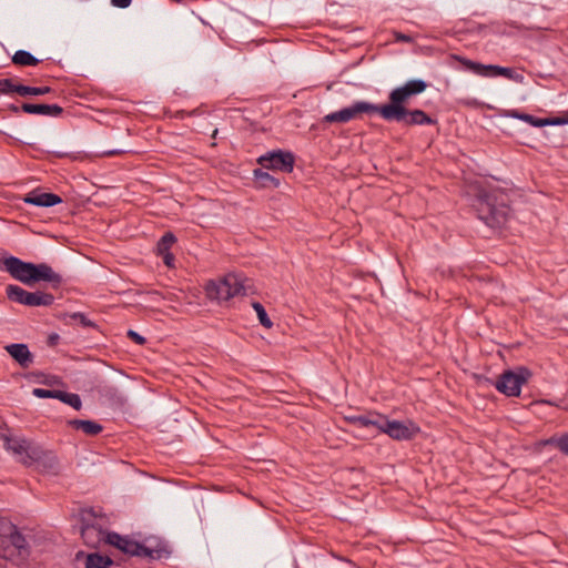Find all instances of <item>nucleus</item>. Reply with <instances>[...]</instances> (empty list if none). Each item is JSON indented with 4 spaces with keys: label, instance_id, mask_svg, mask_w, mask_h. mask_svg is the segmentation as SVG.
Listing matches in <instances>:
<instances>
[{
    "label": "nucleus",
    "instance_id": "f257e3e1",
    "mask_svg": "<svg viewBox=\"0 0 568 568\" xmlns=\"http://www.w3.org/2000/svg\"><path fill=\"white\" fill-rule=\"evenodd\" d=\"M0 270L7 271L14 280L28 286L45 282L52 288H59L63 283L62 275L55 272L49 264L24 262L12 255L0 256Z\"/></svg>",
    "mask_w": 568,
    "mask_h": 568
},
{
    "label": "nucleus",
    "instance_id": "f03ea898",
    "mask_svg": "<svg viewBox=\"0 0 568 568\" xmlns=\"http://www.w3.org/2000/svg\"><path fill=\"white\" fill-rule=\"evenodd\" d=\"M30 556V547L19 528L0 516V558L20 564Z\"/></svg>",
    "mask_w": 568,
    "mask_h": 568
},
{
    "label": "nucleus",
    "instance_id": "7ed1b4c3",
    "mask_svg": "<svg viewBox=\"0 0 568 568\" xmlns=\"http://www.w3.org/2000/svg\"><path fill=\"white\" fill-rule=\"evenodd\" d=\"M4 447L16 456L19 463L26 466L42 464L51 467L55 464V457L51 453L23 438L4 437Z\"/></svg>",
    "mask_w": 568,
    "mask_h": 568
},
{
    "label": "nucleus",
    "instance_id": "20e7f679",
    "mask_svg": "<svg viewBox=\"0 0 568 568\" xmlns=\"http://www.w3.org/2000/svg\"><path fill=\"white\" fill-rule=\"evenodd\" d=\"M106 544L132 557L156 560L170 556V551L165 546H146L129 536H122L115 531L108 532Z\"/></svg>",
    "mask_w": 568,
    "mask_h": 568
},
{
    "label": "nucleus",
    "instance_id": "39448f33",
    "mask_svg": "<svg viewBox=\"0 0 568 568\" xmlns=\"http://www.w3.org/2000/svg\"><path fill=\"white\" fill-rule=\"evenodd\" d=\"M245 278L240 274L230 273L223 278L211 280L205 285V294L209 300L217 302H226L234 296L245 295Z\"/></svg>",
    "mask_w": 568,
    "mask_h": 568
},
{
    "label": "nucleus",
    "instance_id": "423d86ee",
    "mask_svg": "<svg viewBox=\"0 0 568 568\" xmlns=\"http://www.w3.org/2000/svg\"><path fill=\"white\" fill-rule=\"evenodd\" d=\"M531 376L532 373L529 368L518 366L515 369L503 372L497 381L491 382V384L499 393L508 397H517L520 395L523 385L526 384Z\"/></svg>",
    "mask_w": 568,
    "mask_h": 568
},
{
    "label": "nucleus",
    "instance_id": "0eeeda50",
    "mask_svg": "<svg viewBox=\"0 0 568 568\" xmlns=\"http://www.w3.org/2000/svg\"><path fill=\"white\" fill-rule=\"evenodd\" d=\"M412 97L405 85L395 88L388 95L389 102L381 105L379 115L388 122L400 121L406 113L405 104Z\"/></svg>",
    "mask_w": 568,
    "mask_h": 568
},
{
    "label": "nucleus",
    "instance_id": "6e6552de",
    "mask_svg": "<svg viewBox=\"0 0 568 568\" xmlns=\"http://www.w3.org/2000/svg\"><path fill=\"white\" fill-rule=\"evenodd\" d=\"M95 519L97 514L92 508L81 511V537L84 544L91 548H98L102 542L106 544L109 532L103 530Z\"/></svg>",
    "mask_w": 568,
    "mask_h": 568
},
{
    "label": "nucleus",
    "instance_id": "1a4fd4ad",
    "mask_svg": "<svg viewBox=\"0 0 568 568\" xmlns=\"http://www.w3.org/2000/svg\"><path fill=\"white\" fill-rule=\"evenodd\" d=\"M7 297L14 302L26 306H50L54 302V296L50 293L41 291L28 292L24 288L10 284L6 288Z\"/></svg>",
    "mask_w": 568,
    "mask_h": 568
},
{
    "label": "nucleus",
    "instance_id": "9d476101",
    "mask_svg": "<svg viewBox=\"0 0 568 568\" xmlns=\"http://www.w3.org/2000/svg\"><path fill=\"white\" fill-rule=\"evenodd\" d=\"M509 214V207L500 204H495L490 197L481 200L478 207V217L491 229L503 227Z\"/></svg>",
    "mask_w": 568,
    "mask_h": 568
},
{
    "label": "nucleus",
    "instance_id": "9b49d317",
    "mask_svg": "<svg viewBox=\"0 0 568 568\" xmlns=\"http://www.w3.org/2000/svg\"><path fill=\"white\" fill-rule=\"evenodd\" d=\"M258 164L265 170L291 173L294 170L295 155L286 150H273L257 159Z\"/></svg>",
    "mask_w": 568,
    "mask_h": 568
},
{
    "label": "nucleus",
    "instance_id": "f8f14e48",
    "mask_svg": "<svg viewBox=\"0 0 568 568\" xmlns=\"http://www.w3.org/2000/svg\"><path fill=\"white\" fill-rule=\"evenodd\" d=\"M377 429L396 440H409L419 432V428L413 423L407 425L399 420H389L383 415L379 416Z\"/></svg>",
    "mask_w": 568,
    "mask_h": 568
},
{
    "label": "nucleus",
    "instance_id": "ddd939ff",
    "mask_svg": "<svg viewBox=\"0 0 568 568\" xmlns=\"http://www.w3.org/2000/svg\"><path fill=\"white\" fill-rule=\"evenodd\" d=\"M23 202L36 206L50 207L62 203V199L54 193L33 190L23 197Z\"/></svg>",
    "mask_w": 568,
    "mask_h": 568
},
{
    "label": "nucleus",
    "instance_id": "4468645a",
    "mask_svg": "<svg viewBox=\"0 0 568 568\" xmlns=\"http://www.w3.org/2000/svg\"><path fill=\"white\" fill-rule=\"evenodd\" d=\"M8 354L23 368L33 363V355L27 344L13 343L6 346Z\"/></svg>",
    "mask_w": 568,
    "mask_h": 568
},
{
    "label": "nucleus",
    "instance_id": "2eb2a0df",
    "mask_svg": "<svg viewBox=\"0 0 568 568\" xmlns=\"http://www.w3.org/2000/svg\"><path fill=\"white\" fill-rule=\"evenodd\" d=\"M381 105L371 103L368 101H355L352 105L344 108L347 122L357 119L363 113H378Z\"/></svg>",
    "mask_w": 568,
    "mask_h": 568
},
{
    "label": "nucleus",
    "instance_id": "dca6fc26",
    "mask_svg": "<svg viewBox=\"0 0 568 568\" xmlns=\"http://www.w3.org/2000/svg\"><path fill=\"white\" fill-rule=\"evenodd\" d=\"M21 110L28 114H39L57 118L62 114L63 109L58 104H34L24 102Z\"/></svg>",
    "mask_w": 568,
    "mask_h": 568
},
{
    "label": "nucleus",
    "instance_id": "f3484780",
    "mask_svg": "<svg viewBox=\"0 0 568 568\" xmlns=\"http://www.w3.org/2000/svg\"><path fill=\"white\" fill-rule=\"evenodd\" d=\"M406 125H435L437 120L429 116L426 112L419 109L409 110L406 108V113L400 121Z\"/></svg>",
    "mask_w": 568,
    "mask_h": 568
},
{
    "label": "nucleus",
    "instance_id": "a211bd4d",
    "mask_svg": "<svg viewBox=\"0 0 568 568\" xmlns=\"http://www.w3.org/2000/svg\"><path fill=\"white\" fill-rule=\"evenodd\" d=\"M68 425L77 430H82L85 435L97 436L103 430V426L94 420L70 419Z\"/></svg>",
    "mask_w": 568,
    "mask_h": 568
},
{
    "label": "nucleus",
    "instance_id": "6ab92c4d",
    "mask_svg": "<svg viewBox=\"0 0 568 568\" xmlns=\"http://www.w3.org/2000/svg\"><path fill=\"white\" fill-rule=\"evenodd\" d=\"M253 176L257 187L261 189H277L281 185L280 179L264 171L263 168L255 169L253 171Z\"/></svg>",
    "mask_w": 568,
    "mask_h": 568
},
{
    "label": "nucleus",
    "instance_id": "aec40b11",
    "mask_svg": "<svg viewBox=\"0 0 568 568\" xmlns=\"http://www.w3.org/2000/svg\"><path fill=\"white\" fill-rule=\"evenodd\" d=\"M454 58L459 61L467 71L479 77L489 78L490 64L475 62L460 55H454Z\"/></svg>",
    "mask_w": 568,
    "mask_h": 568
},
{
    "label": "nucleus",
    "instance_id": "412c9836",
    "mask_svg": "<svg viewBox=\"0 0 568 568\" xmlns=\"http://www.w3.org/2000/svg\"><path fill=\"white\" fill-rule=\"evenodd\" d=\"M379 414H376L375 417L373 415H354L348 416L346 419L349 424L361 427V428H368V427H375L378 428L379 426Z\"/></svg>",
    "mask_w": 568,
    "mask_h": 568
},
{
    "label": "nucleus",
    "instance_id": "4be33fe9",
    "mask_svg": "<svg viewBox=\"0 0 568 568\" xmlns=\"http://www.w3.org/2000/svg\"><path fill=\"white\" fill-rule=\"evenodd\" d=\"M114 561L109 556L99 552L89 554L85 558V568H111Z\"/></svg>",
    "mask_w": 568,
    "mask_h": 568
},
{
    "label": "nucleus",
    "instance_id": "5701e85b",
    "mask_svg": "<svg viewBox=\"0 0 568 568\" xmlns=\"http://www.w3.org/2000/svg\"><path fill=\"white\" fill-rule=\"evenodd\" d=\"M12 62L21 67H34L39 64L40 60L32 55L29 51L18 50L12 55Z\"/></svg>",
    "mask_w": 568,
    "mask_h": 568
},
{
    "label": "nucleus",
    "instance_id": "b1692460",
    "mask_svg": "<svg viewBox=\"0 0 568 568\" xmlns=\"http://www.w3.org/2000/svg\"><path fill=\"white\" fill-rule=\"evenodd\" d=\"M499 75L505 77L510 80H514V81H517V82H521L524 79L523 75L516 73L514 71V69H511V68L490 64L489 78L499 77Z\"/></svg>",
    "mask_w": 568,
    "mask_h": 568
},
{
    "label": "nucleus",
    "instance_id": "393cba45",
    "mask_svg": "<svg viewBox=\"0 0 568 568\" xmlns=\"http://www.w3.org/2000/svg\"><path fill=\"white\" fill-rule=\"evenodd\" d=\"M175 242L176 237L172 232L164 233L156 243V253L162 254L171 252V247Z\"/></svg>",
    "mask_w": 568,
    "mask_h": 568
},
{
    "label": "nucleus",
    "instance_id": "a878e982",
    "mask_svg": "<svg viewBox=\"0 0 568 568\" xmlns=\"http://www.w3.org/2000/svg\"><path fill=\"white\" fill-rule=\"evenodd\" d=\"M52 91L50 87H30L24 84H19L18 94L20 97L28 95H44Z\"/></svg>",
    "mask_w": 568,
    "mask_h": 568
},
{
    "label": "nucleus",
    "instance_id": "bb28decb",
    "mask_svg": "<svg viewBox=\"0 0 568 568\" xmlns=\"http://www.w3.org/2000/svg\"><path fill=\"white\" fill-rule=\"evenodd\" d=\"M58 399L71 407H73L77 410H80L82 407V400H81L80 396L74 393H68V392L60 390Z\"/></svg>",
    "mask_w": 568,
    "mask_h": 568
},
{
    "label": "nucleus",
    "instance_id": "cd10ccee",
    "mask_svg": "<svg viewBox=\"0 0 568 568\" xmlns=\"http://www.w3.org/2000/svg\"><path fill=\"white\" fill-rule=\"evenodd\" d=\"M521 121L535 126V128H544L554 124V118H537L531 114L526 113L525 118H521Z\"/></svg>",
    "mask_w": 568,
    "mask_h": 568
},
{
    "label": "nucleus",
    "instance_id": "c85d7f7f",
    "mask_svg": "<svg viewBox=\"0 0 568 568\" xmlns=\"http://www.w3.org/2000/svg\"><path fill=\"white\" fill-rule=\"evenodd\" d=\"M546 444L555 446L562 454L568 455V433L561 436H552L546 440Z\"/></svg>",
    "mask_w": 568,
    "mask_h": 568
},
{
    "label": "nucleus",
    "instance_id": "c756f323",
    "mask_svg": "<svg viewBox=\"0 0 568 568\" xmlns=\"http://www.w3.org/2000/svg\"><path fill=\"white\" fill-rule=\"evenodd\" d=\"M252 306L254 311L256 312V315L258 317L260 323L266 327L270 328L273 326L272 321L270 320L264 306L260 302H253Z\"/></svg>",
    "mask_w": 568,
    "mask_h": 568
},
{
    "label": "nucleus",
    "instance_id": "7c9ffc66",
    "mask_svg": "<svg viewBox=\"0 0 568 568\" xmlns=\"http://www.w3.org/2000/svg\"><path fill=\"white\" fill-rule=\"evenodd\" d=\"M408 92L413 93V95H417L423 93L427 88V82L422 79H414L407 81L405 84Z\"/></svg>",
    "mask_w": 568,
    "mask_h": 568
},
{
    "label": "nucleus",
    "instance_id": "2f4dec72",
    "mask_svg": "<svg viewBox=\"0 0 568 568\" xmlns=\"http://www.w3.org/2000/svg\"><path fill=\"white\" fill-rule=\"evenodd\" d=\"M324 123H347L344 108L326 114L323 120Z\"/></svg>",
    "mask_w": 568,
    "mask_h": 568
},
{
    "label": "nucleus",
    "instance_id": "473e14b6",
    "mask_svg": "<svg viewBox=\"0 0 568 568\" xmlns=\"http://www.w3.org/2000/svg\"><path fill=\"white\" fill-rule=\"evenodd\" d=\"M19 84H16L12 79H0V93L2 94H18Z\"/></svg>",
    "mask_w": 568,
    "mask_h": 568
},
{
    "label": "nucleus",
    "instance_id": "72a5a7b5",
    "mask_svg": "<svg viewBox=\"0 0 568 568\" xmlns=\"http://www.w3.org/2000/svg\"><path fill=\"white\" fill-rule=\"evenodd\" d=\"M59 389L34 388L32 394L38 398H59Z\"/></svg>",
    "mask_w": 568,
    "mask_h": 568
},
{
    "label": "nucleus",
    "instance_id": "f704fd0d",
    "mask_svg": "<svg viewBox=\"0 0 568 568\" xmlns=\"http://www.w3.org/2000/svg\"><path fill=\"white\" fill-rule=\"evenodd\" d=\"M71 317L77 321L83 327H94L95 324L89 320L83 313H73Z\"/></svg>",
    "mask_w": 568,
    "mask_h": 568
},
{
    "label": "nucleus",
    "instance_id": "c9c22d12",
    "mask_svg": "<svg viewBox=\"0 0 568 568\" xmlns=\"http://www.w3.org/2000/svg\"><path fill=\"white\" fill-rule=\"evenodd\" d=\"M128 337L131 341H133L134 343H136L138 345H144L146 342L145 337H143L142 335H140L139 333H136L133 329L128 331Z\"/></svg>",
    "mask_w": 568,
    "mask_h": 568
},
{
    "label": "nucleus",
    "instance_id": "e433bc0d",
    "mask_svg": "<svg viewBox=\"0 0 568 568\" xmlns=\"http://www.w3.org/2000/svg\"><path fill=\"white\" fill-rule=\"evenodd\" d=\"M525 114L524 112H520L516 109H511V110H507L505 111V116L507 118H511V119H517V120H520L521 121V118H525Z\"/></svg>",
    "mask_w": 568,
    "mask_h": 568
},
{
    "label": "nucleus",
    "instance_id": "4c0bfd02",
    "mask_svg": "<svg viewBox=\"0 0 568 568\" xmlns=\"http://www.w3.org/2000/svg\"><path fill=\"white\" fill-rule=\"evenodd\" d=\"M131 3L132 0H111V4L120 9L129 8Z\"/></svg>",
    "mask_w": 568,
    "mask_h": 568
},
{
    "label": "nucleus",
    "instance_id": "58836bf2",
    "mask_svg": "<svg viewBox=\"0 0 568 568\" xmlns=\"http://www.w3.org/2000/svg\"><path fill=\"white\" fill-rule=\"evenodd\" d=\"M555 125L568 124V110L561 116H552Z\"/></svg>",
    "mask_w": 568,
    "mask_h": 568
},
{
    "label": "nucleus",
    "instance_id": "ea45409f",
    "mask_svg": "<svg viewBox=\"0 0 568 568\" xmlns=\"http://www.w3.org/2000/svg\"><path fill=\"white\" fill-rule=\"evenodd\" d=\"M163 257V262L166 266L171 267L173 265L174 255L171 252L159 254Z\"/></svg>",
    "mask_w": 568,
    "mask_h": 568
},
{
    "label": "nucleus",
    "instance_id": "a19ab883",
    "mask_svg": "<svg viewBox=\"0 0 568 568\" xmlns=\"http://www.w3.org/2000/svg\"><path fill=\"white\" fill-rule=\"evenodd\" d=\"M124 153L123 150H118V149H114V150H105L102 152V155L104 156H114V155H119V154H122Z\"/></svg>",
    "mask_w": 568,
    "mask_h": 568
},
{
    "label": "nucleus",
    "instance_id": "79ce46f5",
    "mask_svg": "<svg viewBox=\"0 0 568 568\" xmlns=\"http://www.w3.org/2000/svg\"><path fill=\"white\" fill-rule=\"evenodd\" d=\"M60 339V336L58 334H51L48 338V344L50 346H55Z\"/></svg>",
    "mask_w": 568,
    "mask_h": 568
},
{
    "label": "nucleus",
    "instance_id": "37998d69",
    "mask_svg": "<svg viewBox=\"0 0 568 568\" xmlns=\"http://www.w3.org/2000/svg\"><path fill=\"white\" fill-rule=\"evenodd\" d=\"M8 109H9L12 113H19L20 111H22V110H21V106H18V105H16V104H10V105L8 106Z\"/></svg>",
    "mask_w": 568,
    "mask_h": 568
},
{
    "label": "nucleus",
    "instance_id": "c03bdc74",
    "mask_svg": "<svg viewBox=\"0 0 568 568\" xmlns=\"http://www.w3.org/2000/svg\"><path fill=\"white\" fill-rule=\"evenodd\" d=\"M217 135H219V130H217V129H214V130H213V132H212V135H211V136H212L213 139H216V138H217Z\"/></svg>",
    "mask_w": 568,
    "mask_h": 568
},
{
    "label": "nucleus",
    "instance_id": "a18cd8bd",
    "mask_svg": "<svg viewBox=\"0 0 568 568\" xmlns=\"http://www.w3.org/2000/svg\"><path fill=\"white\" fill-rule=\"evenodd\" d=\"M179 114H180V118L182 119L184 116V114H186V112L185 111H180Z\"/></svg>",
    "mask_w": 568,
    "mask_h": 568
}]
</instances>
